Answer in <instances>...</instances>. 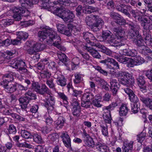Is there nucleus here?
I'll use <instances>...</instances> for the list:
<instances>
[{"label": "nucleus", "instance_id": "nucleus-14", "mask_svg": "<svg viewBox=\"0 0 152 152\" xmlns=\"http://www.w3.org/2000/svg\"><path fill=\"white\" fill-rule=\"evenodd\" d=\"M120 54L123 55L135 57L137 54V51L135 49H125L121 50Z\"/></svg>", "mask_w": 152, "mask_h": 152}, {"label": "nucleus", "instance_id": "nucleus-53", "mask_svg": "<svg viewBox=\"0 0 152 152\" xmlns=\"http://www.w3.org/2000/svg\"><path fill=\"white\" fill-rule=\"evenodd\" d=\"M33 46L37 52L43 50L45 48L44 45L40 43H37Z\"/></svg>", "mask_w": 152, "mask_h": 152}, {"label": "nucleus", "instance_id": "nucleus-29", "mask_svg": "<svg viewBox=\"0 0 152 152\" xmlns=\"http://www.w3.org/2000/svg\"><path fill=\"white\" fill-rule=\"evenodd\" d=\"M17 83H10L8 84L5 89V91L8 93H12L15 91L17 89Z\"/></svg>", "mask_w": 152, "mask_h": 152}, {"label": "nucleus", "instance_id": "nucleus-42", "mask_svg": "<svg viewBox=\"0 0 152 152\" xmlns=\"http://www.w3.org/2000/svg\"><path fill=\"white\" fill-rule=\"evenodd\" d=\"M51 73L48 70H45L40 72V75L42 78H45L48 79L51 76Z\"/></svg>", "mask_w": 152, "mask_h": 152}, {"label": "nucleus", "instance_id": "nucleus-50", "mask_svg": "<svg viewBox=\"0 0 152 152\" xmlns=\"http://www.w3.org/2000/svg\"><path fill=\"white\" fill-rule=\"evenodd\" d=\"M118 105V103L116 102H113L110 104L109 106L105 107L104 108L105 110H112Z\"/></svg>", "mask_w": 152, "mask_h": 152}, {"label": "nucleus", "instance_id": "nucleus-22", "mask_svg": "<svg viewBox=\"0 0 152 152\" xmlns=\"http://www.w3.org/2000/svg\"><path fill=\"white\" fill-rule=\"evenodd\" d=\"M83 12L86 14H91L92 12L98 11L99 9L97 7L87 6L83 8Z\"/></svg>", "mask_w": 152, "mask_h": 152}, {"label": "nucleus", "instance_id": "nucleus-61", "mask_svg": "<svg viewBox=\"0 0 152 152\" xmlns=\"http://www.w3.org/2000/svg\"><path fill=\"white\" fill-rule=\"evenodd\" d=\"M80 63V59L78 57H76L72 59L71 65L72 68H74L76 66L78 65Z\"/></svg>", "mask_w": 152, "mask_h": 152}, {"label": "nucleus", "instance_id": "nucleus-24", "mask_svg": "<svg viewBox=\"0 0 152 152\" xmlns=\"http://www.w3.org/2000/svg\"><path fill=\"white\" fill-rule=\"evenodd\" d=\"M130 12L136 20H137L138 21L141 20L142 17L140 11L132 10L130 11Z\"/></svg>", "mask_w": 152, "mask_h": 152}, {"label": "nucleus", "instance_id": "nucleus-40", "mask_svg": "<svg viewBox=\"0 0 152 152\" xmlns=\"http://www.w3.org/2000/svg\"><path fill=\"white\" fill-rule=\"evenodd\" d=\"M140 52L142 54H145L149 53L151 54L152 55V50L148 47L144 46L140 48Z\"/></svg>", "mask_w": 152, "mask_h": 152}, {"label": "nucleus", "instance_id": "nucleus-6", "mask_svg": "<svg viewBox=\"0 0 152 152\" xmlns=\"http://www.w3.org/2000/svg\"><path fill=\"white\" fill-rule=\"evenodd\" d=\"M52 94L49 95V98L46 99L44 104L45 107L47 108L48 112L52 111L54 109L55 103L54 98L52 95Z\"/></svg>", "mask_w": 152, "mask_h": 152}, {"label": "nucleus", "instance_id": "nucleus-20", "mask_svg": "<svg viewBox=\"0 0 152 152\" xmlns=\"http://www.w3.org/2000/svg\"><path fill=\"white\" fill-rule=\"evenodd\" d=\"M137 84L140 88L141 91L143 92L145 91L146 87L145 85V81L144 77L142 76H139L137 79Z\"/></svg>", "mask_w": 152, "mask_h": 152}, {"label": "nucleus", "instance_id": "nucleus-23", "mask_svg": "<svg viewBox=\"0 0 152 152\" xmlns=\"http://www.w3.org/2000/svg\"><path fill=\"white\" fill-rule=\"evenodd\" d=\"M96 16V15H91L90 16L86 17L85 18V21L86 24L91 29H92L93 27H91V26H93L92 23L94 21Z\"/></svg>", "mask_w": 152, "mask_h": 152}, {"label": "nucleus", "instance_id": "nucleus-18", "mask_svg": "<svg viewBox=\"0 0 152 152\" xmlns=\"http://www.w3.org/2000/svg\"><path fill=\"white\" fill-rule=\"evenodd\" d=\"M113 33L118 39L123 37L125 35V31L124 29L119 27L113 28Z\"/></svg>", "mask_w": 152, "mask_h": 152}, {"label": "nucleus", "instance_id": "nucleus-52", "mask_svg": "<svg viewBox=\"0 0 152 152\" xmlns=\"http://www.w3.org/2000/svg\"><path fill=\"white\" fill-rule=\"evenodd\" d=\"M106 61V62H105L106 63H107L108 62H109L111 64H112L115 67V68L116 69H120L119 65L118 63L114 59L111 58L108 59L107 61Z\"/></svg>", "mask_w": 152, "mask_h": 152}, {"label": "nucleus", "instance_id": "nucleus-38", "mask_svg": "<svg viewBox=\"0 0 152 152\" xmlns=\"http://www.w3.org/2000/svg\"><path fill=\"white\" fill-rule=\"evenodd\" d=\"M17 35L18 36V37L20 40H24L26 39L28 36V34L25 32L19 31L17 32Z\"/></svg>", "mask_w": 152, "mask_h": 152}, {"label": "nucleus", "instance_id": "nucleus-36", "mask_svg": "<svg viewBox=\"0 0 152 152\" xmlns=\"http://www.w3.org/2000/svg\"><path fill=\"white\" fill-rule=\"evenodd\" d=\"M107 42L113 46L117 47L120 45L121 43L114 38L113 35L111 37V38L108 40Z\"/></svg>", "mask_w": 152, "mask_h": 152}, {"label": "nucleus", "instance_id": "nucleus-19", "mask_svg": "<svg viewBox=\"0 0 152 152\" xmlns=\"http://www.w3.org/2000/svg\"><path fill=\"white\" fill-rule=\"evenodd\" d=\"M72 30L76 31H79V28H77L75 26H74L71 24H69L68 27H66L62 34L68 36H70L71 34V32Z\"/></svg>", "mask_w": 152, "mask_h": 152}, {"label": "nucleus", "instance_id": "nucleus-21", "mask_svg": "<svg viewBox=\"0 0 152 152\" xmlns=\"http://www.w3.org/2000/svg\"><path fill=\"white\" fill-rule=\"evenodd\" d=\"M140 99L145 106L151 110H152V98L149 97L145 98L141 96Z\"/></svg>", "mask_w": 152, "mask_h": 152}, {"label": "nucleus", "instance_id": "nucleus-15", "mask_svg": "<svg viewBox=\"0 0 152 152\" xmlns=\"http://www.w3.org/2000/svg\"><path fill=\"white\" fill-rule=\"evenodd\" d=\"M65 121V119L63 116H59L57 119L54 122L55 127L58 129L62 128L64 126Z\"/></svg>", "mask_w": 152, "mask_h": 152}, {"label": "nucleus", "instance_id": "nucleus-45", "mask_svg": "<svg viewBox=\"0 0 152 152\" xmlns=\"http://www.w3.org/2000/svg\"><path fill=\"white\" fill-rule=\"evenodd\" d=\"M134 59L136 65H141L145 61V60L143 58L139 56H137Z\"/></svg>", "mask_w": 152, "mask_h": 152}, {"label": "nucleus", "instance_id": "nucleus-34", "mask_svg": "<svg viewBox=\"0 0 152 152\" xmlns=\"http://www.w3.org/2000/svg\"><path fill=\"white\" fill-rule=\"evenodd\" d=\"M113 36V34L109 31L102 32V37L104 41H106L107 42Z\"/></svg>", "mask_w": 152, "mask_h": 152}, {"label": "nucleus", "instance_id": "nucleus-44", "mask_svg": "<svg viewBox=\"0 0 152 152\" xmlns=\"http://www.w3.org/2000/svg\"><path fill=\"white\" fill-rule=\"evenodd\" d=\"M25 94L26 96L28 97L30 100L31 99L35 100L37 99V96L36 94L31 91H28L26 92Z\"/></svg>", "mask_w": 152, "mask_h": 152}, {"label": "nucleus", "instance_id": "nucleus-46", "mask_svg": "<svg viewBox=\"0 0 152 152\" xmlns=\"http://www.w3.org/2000/svg\"><path fill=\"white\" fill-rule=\"evenodd\" d=\"M91 102L89 101H82L81 106L82 107L85 108L91 107Z\"/></svg>", "mask_w": 152, "mask_h": 152}, {"label": "nucleus", "instance_id": "nucleus-10", "mask_svg": "<svg viewBox=\"0 0 152 152\" xmlns=\"http://www.w3.org/2000/svg\"><path fill=\"white\" fill-rule=\"evenodd\" d=\"M83 48L89 52L93 57L99 59L101 57V56L98 51L92 47L83 46Z\"/></svg>", "mask_w": 152, "mask_h": 152}, {"label": "nucleus", "instance_id": "nucleus-54", "mask_svg": "<svg viewBox=\"0 0 152 152\" xmlns=\"http://www.w3.org/2000/svg\"><path fill=\"white\" fill-rule=\"evenodd\" d=\"M17 86L18 89V94L19 95H21L22 94V92L21 91H26L27 90V87H25L23 85L21 84H18L17 83Z\"/></svg>", "mask_w": 152, "mask_h": 152}, {"label": "nucleus", "instance_id": "nucleus-47", "mask_svg": "<svg viewBox=\"0 0 152 152\" xmlns=\"http://www.w3.org/2000/svg\"><path fill=\"white\" fill-rule=\"evenodd\" d=\"M56 82L58 85L62 87L64 86L66 84V80L64 76L62 77V78L58 80H57Z\"/></svg>", "mask_w": 152, "mask_h": 152}, {"label": "nucleus", "instance_id": "nucleus-30", "mask_svg": "<svg viewBox=\"0 0 152 152\" xmlns=\"http://www.w3.org/2000/svg\"><path fill=\"white\" fill-rule=\"evenodd\" d=\"M120 109L119 114L121 116L126 115L129 110L127 105L124 104H122Z\"/></svg>", "mask_w": 152, "mask_h": 152}, {"label": "nucleus", "instance_id": "nucleus-57", "mask_svg": "<svg viewBox=\"0 0 152 152\" xmlns=\"http://www.w3.org/2000/svg\"><path fill=\"white\" fill-rule=\"evenodd\" d=\"M135 59L133 60L132 58H128L126 62V64L129 67H133L134 66L136 65Z\"/></svg>", "mask_w": 152, "mask_h": 152}, {"label": "nucleus", "instance_id": "nucleus-55", "mask_svg": "<svg viewBox=\"0 0 152 152\" xmlns=\"http://www.w3.org/2000/svg\"><path fill=\"white\" fill-rule=\"evenodd\" d=\"M129 96V98L131 101L133 102V103H136L138 101V99L137 96L135 95L134 92L131 94Z\"/></svg>", "mask_w": 152, "mask_h": 152}, {"label": "nucleus", "instance_id": "nucleus-25", "mask_svg": "<svg viewBox=\"0 0 152 152\" xmlns=\"http://www.w3.org/2000/svg\"><path fill=\"white\" fill-rule=\"evenodd\" d=\"M133 143V142L131 141L127 143H124V146L122 148V152H132Z\"/></svg>", "mask_w": 152, "mask_h": 152}, {"label": "nucleus", "instance_id": "nucleus-43", "mask_svg": "<svg viewBox=\"0 0 152 152\" xmlns=\"http://www.w3.org/2000/svg\"><path fill=\"white\" fill-rule=\"evenodd\" d=\"M91 45L92 46H96L98 48L100 49L99 50L103 53H104L107 49V48L104 46L99 43L93 42L92 44H91Z\"/></svg>", "mask_w": 152, "mask_h": 152}, {"label": "nucleus", "instance_id": "nucleus-8", "mask_svg": "<svg viewBox=\"0 0 152 152\" xmlns=\"http://www.w3.org/2000/svg\"><path fill=\"white\" fill-rule=\"evenodd\" d=\"M95 22L93 23L92 30L95 31H97L100 29L104 24V21L99 16L96 15L94 20Z\"/></svg>", "mask_w": 152, "mask_h": 152}, {"label": "nucleus", "instance_id": "nucleus-51", "mask_svg": "<svg viewBox=\"0 0 152 152\" xmlns=\"http://www.w3.org/2000/svg\"><path fill=\"white\" fill-rule=\"evenodd\" d=\"M21 136L25 139L31 138V134L30 132L25 130H22L21 131Z\"/></svg>", "mask_w": 152, "mask_h": 152}, {"label": "nucleus", "instance_id": "nucleus-4", "mask_svg": "<svg viewBox=\"0 0 152 152\" xmlns=\"http://www.w3.org/2000/svg\"><path fill=\"white\" fill-rule=\"evenodd\" d=\"M118 77L121 83L124 85L129 86L134 83V77L131 74L128 72H120Z\"/></svg>", "mask_w": 152, "mask_h": 152}, {"label": "nucleus", "instance_id": "nucleus-9", "mask_svg": "<svg viewBox=\"0 0 152 152\" xmlns=\"http://www.w3.org/2000/svg\"><path fill=\"white\" fill-rule=\"evenodd\" d=\"M130 7L131 6H126L124 4H118L116 6V8L117 10L123 13L129 18H131V15L129 12L128 10L126 8H128V7Z\"/></svg>", "mask_w": 152, "mask_h": 152}, {"label": "nucleus", "instance_id": "nucleus-12", "mask_svg": "<svg viewBox=\"0 0 152 152\" xmlns=\"http://www.w3.org/2000/svg\"><path fill=\"white\" fill-rule=\"evenodd\" d=\"M17 10L16 12L14 13L13 17L15 21H19L21 19L22 15L25 12V11L19 7H17Z\"/></svg>", "mask_w": 152, "mask_h": 152}, {"label": "nucleus", "instance_id": "nucleus-1", "mask_svg": "<svg viewBox=\"0 0 152 152\" xmlns=\"http://www.w3.org/2000/svg\"><path fill=\"white\" fill-rule=\"evenodd\" d=\"M38 35L42 39H47V42L49 45H53L63 51L66 50V48L60 45V37L52 29L48 26L44 27L41 31H39Z\"/></svg>", "mask_w": 152, "mask_h": 152}, {"label": "nucleus", "instance_id": "nucleus-27", "mask_svg": "<svg viewBox=\"0 0 152 152\" xmlns=\"http://www.w3.org/2000/svg\"><path fill=\"white\" fill-rule=\"evenodd\" d=\"M30 100L27 96H26L23 98H20L19 99V102L21 104V105L22 109H25L27 107V105L29 102Z\"/></svg>", "mask_w": 152, "mask_h": 152}, {"label": "nucleus", "instance_id": "nucleus-16", "mask_svg": "<svg viewBox=\"0 0 152 152\" xmlns=\"http://www.w3.org/2000/svg\"><path fill=\"white\" fill-rule=\"evenodd\" d=\"M110 16L115 20V22L118 24L124 25L125 23V20L122 19L118 16V14L114 12H111L110 13Z\"/></svg>", "mask_w": 152, "mask_h": 152}, {"label": "nucleus", "instance_id": "nucleus-60", "mask_svg": "<svg viewBox=\"0 0 152 152\" xmlns=\"http://www.w3.org/2000/svg\"><path fill=\"white\" fill-rule=\"evenodd\" d=\"M114 58L118 59V61L121 63H122L125 64H126V62L128 58L127 57H119L118 56H115L114 57Z\"/></svg>", "mask_w": 152, "mask_h": 152}, {"label": "nucleus", "instance_id": "nucleus-64", "mask_svg": "<svg viewBox=\"0 0 152 152\" xmlns=\"http://www.w3.org/2000/svg\"><path fill=\"white\" fill-rule=\"evenodd\" d=\"M48 68L51 69H57V66L56 63L53 61H50V62H48Z\"/></svg>", "mask_w": 152, "mask_h": 152}, {"label": "nucleus", "instance_id": "nucleus-58", "mask_svg": "<svg viewBox=\"0 0 152 152\" xmlns=\"http://www.w3.org/2000/svg\"><path fill=\"white\" fill-rule=\"evenodd\" d=\"M34 23V22L33 20H29L21 22V25L24 27H26L32 25Z\"/></svg>", "mask_w": 152, "mask_h": 152}, {"label": "nucleus", "instance_id": "nucleus-26", "mask_svg": "<svg viewBox=\"0 0 152 152\" xmlns=\"http://www.w3.org/2000/svg\"><path fill=\"white\" fill-rule=\"evenodd\" d=\"M37 93L42 95L45 93L47 94L48 95L51 94L50 90L45 84H43L42 85L41 87L40 88Z\"/></svg>", "mask_w": 152, "mask_h": 152}, {"label": "nucleus", "instance_id": "nucleus-7", "mask_svg": "<svg viewBox=\"0 0 152 152\" xmlns=\"http://www.w3.org/2000/svg\"><path fill=\"white\" fill-rule=\"evenodd\" d=\"M1 110L2 113L4 115H10L12 117L20 121H23L24 120V118L23 117L16 113H13L12 111L11 110L5 109L2 107Z\"/></svg>", "mask_w": 152, "mask_h": 152}, {"label": "nucleus", "instance_id": "nucleus-48", "mask_svg": "<svg viewBox=\"0 0 152 152\" xmlns=\"http://www.w3.org/2000/svg\"><path fill=\"white\" fill-rule=\"evenodd\" d=\"M3 78L7 82H11L13 80L14 77L11 73L7 74L3 76Z\"/></svg>", "mask_w": 152, "mask_h": 152}, {"label": "nucleus", "instance_id": "nucleus-11", "mask_svg": "<svg viewBox=\"0 0 152 152\" xmlns=\"http://www.w3.org/2000/svg\"><path fill=\"white\" fill-rule=\"evenodd\" d=\"M140 21H141V25L144 30L147 31L152 29V23L147 18L142 19Z\"/></svg>", "mask_w": 152, "mask_h": 152}, {"label": "nucleus", "instance_id": "nucleus-5", "mask_svg": "<svg viewBox=\"0 0 152 152\" xmlns=\"http://www.w3.org/2000/svg\"><path fill=\"white\" fill-rule=\"evenodd\" d=\"M10 64L12 65V67L18 69V71L20 73L26 72L27 71V69L25 67V63L20 59H15L11 61Z\"/></svg>", "mask_w": 152, "mask_h": 152}, {"label": "nucleus", "instance_id": "nucleus-37", "mask_svg": "<svg viewBox=\"0 0 152 152\" xmlns=\"http://www.w3.org/2000/svg\"><path fill=\"white\" fill-rule=\"evenodd\" d=\"M34 141L38 144H42L43 142V140L40 135L36 133L33 135Z\"/></svg>", "mask_w": 152, "mask_h": 152}, {"label": "nucleus", "instance_id": "nucleus-62", "mask_svg": "<svg viewBox=\"0 0 152 152\" xmlns=\"http://www.w3.org/2000/svg\"><path fill=\"white\" fill-rule=\"evenodd\" d=\"M94 68L101 74L105 76H107L108 75L107 72L106 71L104 70L101 67L99 66H95Z\"/></svg>", "mask_w": 152, "mask_h": 152}, {"label": "nucleus", "instance_id": "nucleus-33", "mask_svg": "<svg viewBox=\"0 0 152 152\" xmlns=\"http://www.w3.org/2000/svg\"><path fill=\"white\" fill-rule=\"evenodd\" d=\"M75 79L74 80V82L75 84H78L83 80V77L84 75L77 72L74 74Z\"/></svg>", "mask_w": 152, "mask_h": 152}, {"label": "nucleus", "instance_id": "nucleus-31", "mask_svg": "<svg viewBox=\"0 0 152 152\" xmlns=\"http://www.w3.org/2000/svg\"><path fill=\"white\" fill-rule=\"evenodd\" d=\"M41 1L42 8L49 10L51 7H53L52 3L49 0H42Z\"/></svg>", "mask_w": 152, "mask_h": 152}, {"label": "nucleus", "instance_id": "nucleus-49", "mask_svg": "<svg viewBox=\"0 0 152 152\" xmlns=\"http://www.w3.org/2000/svg\"><path fill=\"white\" fill-rule=\"evenodd\" d=\"M46 84L50 88H52L55 90L56 89L55 88V85L53 82V79L51 78L47 80Z\"/></svg>", "mask_w": 152, "mask_h": 152}, {"label": "nucleus", "instance_id": "nucleus-63", "mask_svg": "<svg viewBox=\"0 0 152 152\" xmlns=\"http://www.w3.org/2000/svg\"><path fill=\"white\" fill-rule=\"evenodd\" d=\"M146 134L145 132H142L140 134L137 135V140L139 142H141L144 139Z\"/></svg>", "mask_w": 152, "mask_h": 152}, {"label": "nucleus", "instance_id": "nucleus-32", "mask_svg": "<svg viewBox=\"0 0 152 152\" xmlns=\"http://www.w3.org/2000/svg\"><path fill=\"white\" fill-rule=\"evenodd\" d=\"M103 117L104 122L106 123L110 124L112 118L110 115V111L107 110L103 115Z\"/></svg>", "mask_w": 152, "mask_h": 152}, {"label": "nucleus", "instance_id": "nucleus-3", "mask_svg": "<svg viewBox=\"0 0 152 152\" xmlns=\"http://www.w3.org/2000/svg\"><path fill=\"white\" fill-rule=\"evenodd\" d=\"M54 13L65 22H71L75 17V15L72 11L66 8L61 9L57 8L54 11Z\"/></svg>", "mask_w": 152, "mask_h": 152}, {"label": "nucleus", "instance_id": "nucleus-56", "mask_svg": "<svg viewBox=\"0 0 152 152\" xmlns=\"http://www.w3.org/2000/svg\"><path fill=\"white\" fill-rule=\"evenodd\" d=\"M131 111L132 112L134 113H137L138 111L139 107L138 105L136 103H133L131 104Z\"/></svg>", "mask_w": 152, "mask_h": 152}, {"label": "nucleus", "instance_id": "nucleus-13", "mask_svg": "<svg viewBox=\"0 0 152 152\" xmlns=\"http://www.w3.org/2000/svg\"><path fill=\"white\" fill-rule=\"evenodd\" d=\"M96 147V149L99 152H110L109 147L104 143L98 142Z\"/></svg>", "mask_w": 152, "mask_h": 152}, {"label": "nucleus", "instance_id": "nucleus-59", "mask_svg": "<svg viewBox=\"0 0 152 152\" xmlns=\"http://www.w3.org/2000/svg\"><path fill=\"white\" fill-rule=\"evenodd\" d=\"M31 87L33 90L38 93L39 90L41 88V87L39 84L38 83H33L31 84Z\"/></svg>", "mask_w": 152, "mask_h": 152}, {"label": "nucleus", "instance_id": "nucleus-2", "mask_svg": "<svg viewBox=\"0 0 152 152\" xmlns=\"http://www.w3.org/2000/svg\"><path fill=\"white\" fill-rule=\"evenodd\" d=\"M128 24L130 29L129 33V35L131 38L133 39V40L139 47L140 50V48L145 45L144 41L142 39L141 37L139 34L140 26L137 24H134L132 22H129Z\"/></svg>", "mask_w": 152, "mask_h": 152}, {"label": "nucleus", "instance_id": "nucleus-35", "mask_svg": "<svg viewBox=\"0 0 152 152\" xmlns=\"http://www.w3.org/2000/svg\"><path fill=\"white\" fill-rule=\"evenodd\" d=\"M58 97L62 99L64 104V106L67 109L68 107L67 104L68 103L67 97L63 92H58Z\"/></svg>", "mask_w": 152, "mask_h": 152}, {"label": "nucleus", "instance_id": "nucleus-28", "mask_svg": "<svg viewBox=\"0 0 152 152\" xmlns=\"http://www.w3.org/2000/svg\"><path fill=\"white\" fill-rule=\"evenodd\" d=\"M58 56L60 61L63 63L66 66L69 67L70 63L68 61V58L64 54L61 53L58 54Z\"/></svg>", "mask_w": 152, "mask_h": 152}, {"label": "nucleus", "instance_id": "nucleus-41", "mask_svg": "<svg viewBox=\"0 0 152 152\" xmlns=\"http://www.w3.org/2000/svg\"><path fill=\"white\" fill-rule=\"evenodd\" d=\"M83 141L85 144L89 147L93 148L94 146L95 143L92 137L87 140H83Z\"/></svg>", "mask_w": 152, "mask_h": 152}, {"label": "nucleus", "instance_id": "nucleus-39", "mask_svg": "<svg viewBox=\"0 0 152 152\" xmlns=\"http://www.w3.org/2000/svg\"><path fill=\"white\" fill-rule=\"evenodd\" d=\"M14 19L9 18L3 19L1 21L2 24L5 27H7L12 25L14 23Z\"/></svg>", "mask_w": 152, "mask_h": 152}, {"label": "nucleus", "instance_id": "nucleus-17", "mask_svg": "<svg viewBox=\"0 0 152 152\" xmlns=\"http://www.w3.org/2000/svg\"><path fill=\"white\" fill-rule=\"evenodd\" d=\"M20 2L22 7H28L34 4H37L39 2V0H20Z\"/></svg>", "mask_w": 152, "mask_h": 152}]
</instances>
